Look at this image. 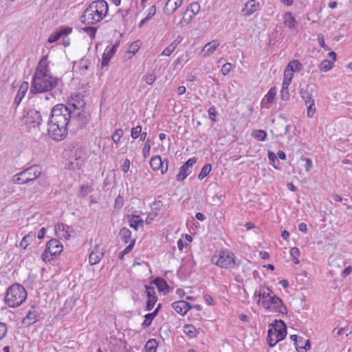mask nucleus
Masks as SVG:
<instances>
[{
	"label": "nucleus",
	"mask_w": 352,
	"mask_h": 352,
	"mask_svg": "<svg viewBox=\"0 0 352 352\" xmlns=\"http://www.w3.org/2000/svg\"><path fill=\"white\" fill-rule=\"evenodd\" d=\"M85 102L72 98L67 105L58 104L51 110L47 122L48 134L56 141L63 140L67 135L69 125L82 128L89 120L85 110Z\"/></svg>",
	"instance_id": "obj_1"
},
{
	"label": "nucleus",
	"mask_w": 352,
	"mask_h": 352,
	"mask_svg": "<svg viewBox=\"0 0 352 352\" xmlns=\"http://www.w3.org/2000/svg\"><path fill=\"white\" fill-rule=\"evenodd\" d=\"M58 78L54 77L49 69L47 56H44L40 60L33 75L30 92L42 93L50 91L56 87Z\"/></svg>",
	"instance_id": "obj_2"
},
{
	"label": "nucleus",
	"mask_w": 352,
	"mask_h": 352,
	"mask_svg": "<svg viewBox=\"0 0 352 352\" xmlns=\"http://www.w3.org/2000/svg\"><path fill=\"white\" fill-rule=\"evenodd\" d=\"M108 10V4L104 0L93 1L81 16V22L87 25L96 24L107 16Z\"/></svg>",
	"instance_id": "obj_3"
},
{
	"label": "nucleus",
	"mask_w": 352,
	"mask_h": 352,
	"mask_svg": "<svg viewBox=\"0 0 352 352\" xmlns=\"http://www.w3.org/2000/svg\"><path fill=\"white\" fill-rule=\"evenodd\" d=\"M26 298L27 292L25 288L19 284H14L8 289L4 300L9 307H17Z\"/></svg>",
	"instance_id": "obj_4"
},
{
	"label": "nucleus",
	"mask_w": 352,
	"mask_h": 352,
	"mask_svg": "<svg viewBox=\"0 0 352 352\" xmlns=\"http://www.w3.org/2000/svg\"><path fill=\"white\" fill-rule=\"evenodd\" d=\"M287 334V326L281 320H275L274 324L267 331V342L270 347L283 340Z\"/></svg>",
	"instance_id": "obj_5"
},
{
	"label": "nucleus",
	"mask_w": 352,
	"mask_h": 352,
	"mask_svg": "<svg viewBox=\"0 0 352 352\" xmlns=\"http://www.w3.org/2000/svg\"><path fill=\"white\" fill-rule=\"evenodd\" d=\"M42 173L41 167L31 166L14 175L12 181L16 184H25L35 181Z\"/></svg>",
	"instance_id": "obj_6"
},
{
	"label": "nucleus",
	"mask_w": 352,
	"mask_h": 352,
	"mask_svg": "<svg viewBox=\"0 0 352 352\" xmlns=\"http://www.w3.org/2000/svg\"><path fill=\"white\" fill-rule=\"evenodd\" d=\"M212 261L223 268H232L236 265L234 254L228 251L221 252L219 256H214Z\"/></svg>",
	"instance_id": "obj_7"
},
{
	"label": "nucleus",
	"mask_w": 352,
	"mask_h": 352,
	"mask_svg": "<svg viewBox=\"0 0 352 352\" xmlns=\"http://www.w3.org/2000/svg\"><path fill=\"white\" fill-rule=\"evenodd\" d=\"M25 124L30 128H38L43 122L41 115L38 111L30 109L24 116Z\"/></svg>",
	"instance_id": "obj_8"
},
{
	"label": "nucleus",
	"mask_w": 352,
	"mask_h": 352,
	"mask_svg": "<svg viewBox=\"0 0 352 352\" xmlns=\"http://www.w3.org/2000/svg\"><path fill=\"white\" fill-rule=\"evenodd\" d=\"M63 250V246L58 239H51L46 244V250L42 255L43 258L45 260L47 254H50L51 256L59 254L62 252Z\"/></svg>",
	"instance_id": "obj_9"
},
{
	"label": "nucleus",
	"mask_w": 352,
	"mask_h": 352,
	"mask_svg": "<svg viewBox=\"0 0 352 352\" xmlns=\"http://www.w3.org/2000/svg\"><path fill=\"white\" fill-rule=\"evenodd\" d=\"M197 162L195 157L187 160L179 168V173L177 175L178 181H183L186 177L191 173L192 166Z\"/></svg>",
	"instance_id": "obj_10"
},
{
	"label": "nucleus",
	"mask_w": 352,
	"mask_h": 352,
	"mask_svg": "<svg viewBox=\"0 0 352 352\" xmlns=\"http://www.w3.org/2000/svg\"><path fill=\"white\" fill-rule=\"evenodd\" d=\"M150 165L153 170H160L162 174H164L168 170V161H162L158 155L151 157Z\"/></svg>",
	"instance_id": "obj_11"
},
{
	"label": "nucleus",
	"mask_w": 352,
	"mask_h": 352,
	"mask_svg": "<svg viewBox=\"0 0 352 352\" xmlns=\"http://www.w3.org/2000/svg\"><path fill=\"white\" fill-rule=\"evenodd\" d=\"M55 231L59 239L65 240L69 239L74 234L73 229L63 223H58L55 228Z\"/></svg>",
	"instance_id": "obj_12"
},
{
	"label": "nucleus",
	"mask_w": 352,
	"mask_h": 352,
	"mask_svg": "<svg viewBox=\"0 0 352 352\" xmlns=\"http://www.w3.org/2000/svg\"><path fill=\"white\" fill-rule=\"evenodd\" d=\"M103 255V249L99 245H96L89 254V263L91 265L98 263L102 258Z\"/></svg>",
	"instance_id": "obj_13"
},
{
	"label": "nucleus",
	"mask_w": 352,
	"mask_h": 352,
	"mask_svg": "<svg viewBox=\"0 0 352 352\" xmlns=\"http://www.w3.org/2000/svg\"><path fill=\"white\" fill-rule=\"evenodd\" d=\"M268 311L278 312L282 315H286L287 314L286 306L278 296H274V302L272 303V307H270Z\"/></svg>",
	"instance_id": "obj_14"
},
{
	"label": "nucleus",
	"mask_w": 352,
	"mask_h": 352,
	"mask_svg": "<svg viewBox=\"0 0 352 352\" xmlns=\"http://www.w3.org/2000/svg\"><path fill=\"white\" fill-rule=\"evenodd\" d=\"M172 307L177 313L184 316L192 308V306L185 300H179L173 302Z\"/></svg>",
	"instance_id": "obj_15"
},
{
	"label": "nucleus",
	"mask_w": 352,
	"mask_h": 352,
	"mask_svg": "<svg viewBox=\"0 0 352 352\" xmlns=\"http://www.w3.org/2000/svg\"><path fill=\"white\" fill-rule=\"evenodd\" d=\"M183 0H168L164 8V12L166 15H170L182 5Z\"/></svg>",
	"instance_id": "obj_16"
},
{
	"label": "nucleus",
	"mask_w": 352,
	"mask_h": 352,
	"mask_svg": "<svg viewBox=\"0 0 352 352\" xmlns=\"http://www.w3.org/2000/svg\"><path fill=\"white\" fill-rule=\"evenodd\" d=\"M219 45V42L217 40H213L206 43L201 50V53L204 57L209 56L212 54Z\"/></svg>",
	"instance_id": "obj_17"
},
{
	"label": "nucleus",
	"mask_w": 352,
	"mask_h": 352,
	"mask_svg": "<svg viewBox=\"0 0 352 352\" xmlns=\"http://www.w3.org/2000/svg\"><path fill=\"white\" fill-rule=\"evenodd\" d=\"M259 3L255 0H249L243 8L242 12L245 16H250L255 12L259 8Z\"/></svg>",
	"instance_id": "obj_18"
},
{
	"label": "nucleus",
	"mask_w": 352,
	"mask_h": 352,
	"mask_svg": "<svg viewBox=\"0 0 352 352\" xmlns=\"http://www.w3.org/2000/svg\"><path fill=\"white\" fill-rule=\"evenodd\" d=\"M119 43H117L113 45L111 47H107L105 50V52L103 54L102 60V66H107L109 64L110 59L112 56L116 52V47L118 46Z\"/></svg>",
	"instance_id": "obj_19"
},
{
	"label": "nucleus",
	"mask_w": 352,
	"mask_h": 352,
	"mask_svg": "<svg viewBox=\"0 0 352 352\" xmlns=\"http://www.w3.org/2000/svg\"><path fill=\"white\" fill-rule=\"evenodd\" d=\"M273 291H272L268 287H260L258 292H256L254 294L255 297H258V299L257 300L258 304L261 303L262 300H265L267 298H269L270 295L273 294Z\"/></svg>",
	"instance_id": "obj_20"
},
{
	"label": "nucleus",
	"mask_w": 352,
	"mask_h": 352,
	"mask_svg": "<svg viewBox=\"0 0 352 352\" xmlns=\"http://www.w3.org/2000/svg\"><path fill=\"white\" fill-rule=\"evenodd\" d=\"M38 320V313L33 310L30 311L27 316L23 319L22 322L28 326H30Z\"/></svg>",
	"instance_id": "obj_21"
},
{
	"label": "nucleus",
	"mask_w": 352,
	"mask_h": 352,
	"mask_svg": "<svg viewBox=\"0 0 352 352\" xmlns=\"http://www.w3.org/2000/svg\"><path fill=\"white\" fill-rule=\"evenodd\" d=\"M283 23L289 28L294 29L296 27L297 21L292 12H287L283 15Z\"/></svg>",
	"instance_id": "obj_22"
},
{
	"label": "nucleus",
	"mask_w": 352,
	"mask_h": 352,
	"mask_svg": "<svg viewBox=\"0 0 352 352\" xmlns=\"http://www.w3.org/2000/svg\"><path fill=\"white\" fill-rule=\"evenodd\" d=\"M35 239L36 233L34 232H30L22 239L20 243V247L23 250H25L28 248V246Z\"/></svg>",
	"instance_id": "obj_23"
},
{
	"label": "nucleus",
	"mask_w": 352,
	"mask_h": 352,
	"mask_svg": "<svg viewBox=\"0 0 352 352\" xmlns=\"http://www.w3.org/2000/svg\"><path fill=\"white\" fill-rule=\"evenodd\" d=\"M161 305H158L157 307L155 309V311L151 314H147L144 316V320L142 323V326L144 327H148L151 325L152 320L154 319V318L157 314V312L160 308Z\"/></svg>",
	"instance_id": "obj_24"
},
{
	"label": "nucleus",
	"mask_w": 352,
	"mask_h": 352,
	"mask_svg": "<svg viewBox=\"0 0 352 352\" xmlns=\"http://www.w3.org/2000/svg\"><path fill=\"white\" fill-rule=\"evenodd\" d=\"M292 69H290V68L285 67V69L284 78H283V85L285 89V87H289V85H290L291 81L293 78L294 74H293V72H292Z\"/></svg>",
	"instance_id": "obj_25"
},
{
	"label": "nucleus",
	"mask_w": 352,
	"mask_h": 352,
	"mask_svg": "<svg viewBox=\"0 0 352 352\" xmlns=\"http://www.w3.org/2000/svg\"><path fill=\"white\" fill-rule=\"evenodd\" d=\"M184 331L190 338H196L198 333L197 329L192 324H186L184 327Z\"/></svg>",
	"instance_id": "obj_26"
},
{
	"label": "nucleus",
	"mask_w": 352,
	"mask_h": 352,
	"mask_svg": "<svg viewBox=\"0 0 352 352\" xmlns=\"http://www.w3.org/2000/svg\"><path fill=\"white\" fill-rule=\"evenodd\" d=\"M119 235L125 243H128L131 240V232L129 229L124 227L120 229Z\"/></svg>",
	"instance_id": "obj_27"
},
{
	"label": "nucleus",
	"mask_w": 352,
	"mask_h": 352,
	"mask_svg": "<svg viewBox=\"0 0 352 352\" xmlns=\"http://www.w3.org/2000/svg\"><path fill=\"white\" fill-rule=\"evenodd\" d=\"M195 16L192 14L190 12H189V9H186L185 11L184 16L181 21H179V24L181 27H184L186 25H188L193 19Z\"/></svg>",
	"instance_id": "obj_28"
},
{
	"label": "nucleus",
	"mask_w": 352,
	"mask_h": 352,
	"mask_svg": "<svg viewBox=\"0 0 352 352\" xmlns=\"http://www.w3.org/2000/svg\"><path fill=\"white\" fill-rule=\"evenodd\" d=\"M129 221L130 226L133 228L135 230H138L140 226H143V221L140 216L133 215Z\"/></svg>",
	"instance_id": "obj_29"
},
{
	"label": "nucleus",
	"mask_w": 352,
	"mask_h": 352,
	"mask_svg": "<svg viewBox=\"0 0 352 352\" xmlns=\"http://www.w3.org/2000/svg\"><path fill=\"white\" fill-rule=\"evenodd\" d=\"M179 41L176 40L173 41L167 47H166L162 52V56H169L177 47Z\"/></svg>",
	"instance_id": "obj_30"
},
{
	"label": "nucleus",
	"mask_w": 352,
	"mask_h": 352,
	"mask_svg": "<svg viewBox=\"0 0 352 352\" xmlns=\"http://www.w3.org/2000/svg\"><path fill=\"white\" fill-rule=\"evenodd\" d=\"M153 283L156 285L160 292H163L168 288L167 283L162 278H156L153 280Z\"/></svg>",
	"instance_id": "obj_31"
},
{
	"label": "nucleus",
	"mask_w": 352,
	"mask_h": 352,
	"mask_svg": "<svg viewBox=\"0 0 352 352\" xmlns=\"http://www.w3.org/2000/svg\"><path fill=\"white\" fill-rule=\"evenodd\" d=\"M90 66V61L86 58H82L80 60L78 63L79 70L82 74H85L86 71L89 69Z\"/></svg>",
	"instance_id": "obj_32"
},
{
	"label": "nucleus",
	"mask_w": 352,
	"mask_h": 352,
	"mask_svg": "<svg viewBox=\"0 0 352 352\" xmlns=\"http://www.w3.org/2000/svg\"><path fill=\"white\" fill-rule=\"evenodd\" d=\"M287 68L292 69V72H300L302 69V65L298 60H294L290 61L286 67Z\"/></svg>",
	"instance_id": "obj_33"
},
{
	"label": "nucleus",
	"mask_w": 352,
	"mask_h": 352,
	"mask_svg": "<svg viewBox=\"0 0 352 352\" xmlns=\"http://www.w3.org/2000/svg\"><path fill=\"white\" fill-rule=\"evenodd\" d=\"M333 63H334L330 60H324L320 63L319 69L322 72H327L333 67Z\"/></svg>",
	"instance_id": "obj_34"
},
{
	"label": "nucleus",
	"mask_w": 352,
	"mask_h": 352,
	"mask_svg": "<svg viewBox=\"0 0 352 352\" xmlns=\"http://www.w3.org/2000/svg\"><path fill=\"white\" fill-rule=\"evenodd\" d=\"M300 96L305 100V104H309L311 102H314V100L311 96V94L307 90L301 89L300 91Z\"/></svg>",
	"instance_id": "obj_35"
},
{
	"label": "nucleus",
	"mask_w": 352,
	"mask_h": 352,
	"mask_svg": "<svg viewBox=\"0 0 352 352\" xmlns=\"http://www.w3.org/2000/svg\"><path fill=\"white\" fill-rule=\"evenodd\" d=\"M157 343L155 339L149 340L145 345L146 352H156Z\"/></svg>",
	"instance_id": "obj_36"
},
{
	"label": "nucleus",
	"mask_w": 352,
	"mask_h": 352,
	"mask_svg": "<svg viewBox=\"0 0 352 352\" xmlns=\"http://www.w3.org/2000/svg\"><path fill=\"white\" fill-rule=\"evenodd\" d=\"M252 136L258 141H264L267 133L263 130H254L252 133Z\"/></svg>",
	"instance_id": "obj_37"
},
{
	"label": "nucleus",
	"mask_w": 352,
	"mask_h": 352,
	"mask_svg": "<svg viewBox=\"0 0 352 352\" xmlns=\"http://www.w3.org/2000/svg\"><path fill=\"white\" fill-rule=\"evenodd\" d=\"M211 170H212V166L210 164H207L204 165L198 175V178L200 180L203 179L204 177H206L210 173Z\"/></svg>",
	"instance_id": "obj_38"
},
{
	"label": "nucleus",
	"mask_w": 352,
	"mask_h": 352,
	"mask_svg": "<svg viewBox=\"0 0 352 352\" xmlns=\"http://www.w3.org/2000/svg\"><path fill=\"white\" fill-rule=\"evenodd\" d=\"M268 158L270 162V164L273 166V167L276 169H279L278 164H279V161L277 160V157L274 153L272 151H268Z\"/></svg>",
	"instance_id": "obj_39"
},
{
	"label": "nucleus",
	"mask_w": 352,
	"mask_h": 352,
	"mask_svg": "<svg viewBox=\"0 0 352 352\" xmlns=\"http://www.w3.org/2000/svg\"><path fill=\"white\" fill-rule=\"evenodd\" d=\"M274 296H276L274 293L270 295L269 298L261 301V305L266 309L269 310L272 307V303L274 302Z\"/></svg>",
	"instance_id": "obj_40"
},
{
	"label": "nucleus",
	"mask_w": 352,
	"mask_h": 352,
	"mask_svg": "<svg viewBox=\"0 0 352 352\" xmlns=\"http://www.w3.org/2000/svg\"><path fill=\"white\" fill-rule=\"evenodd\" d=\"M93 191V188L87 185H82L80 188V190L78 195L80 197H85L89 193Z\"/></svg>",
	"instance_id": "obj_41"
},
{
	"label": "nucleus",
	"mask_w": 352,
	"mask_h": 352,
	"mask_svg": "<svg viewBox=\"0 0 352 352\" xmlns=\"http://www.w3.org/2000/svg\"><path fill=\"white\" fill-rule=\"evenodd\" d=\"M123 130L121 129H118L112 134L111 139L116 144H118L120 142V138L123 136Z\"/></svg>",
	"instance_id": "obj_42"
},
{
	"label": "nucleus",
	"mask_w": 352,
	"mask_h": 352,
	"mask_svg": "<svg viewBox=\"0 0 352 352\" xmlns=\"http://www.w3.org/2000/svg\"><path fill=\"white\" fill-rule=\"evenodd\" d=\"M29 89V83L28 82H23L18 90L17 95L24 97Z\"/></svg>",
	"instance_id": "obj_43"
},
{
	"label": "nucleus",
	"mask_w": 352,
	"mask_h": 352,
	"mask_svg": "<svg viewBox=\"0 0 352 352\" xmlns=\"http://www.w3.org/2000/svg\"><path fill=\"white\" fill-rule=\"evenodd\" d=\"M311 347L310 341L309 340H304V345L298 344L296 351L298 352H307Z\"/></svg>",
	"instance_id": "obj_44"
},
{
	"label": "nucleus",
	"mask_w": 352,
	"mask_h": 352,
	"mask_svg": "<svg viewBox=\"0 0 352 352\" xmlns=\"http://www.w3.org/2000/svg\"><path fill=\"white\" fill-rule=\"evenodd\" d=\"M187 9H189V12L193 14V16H195L200 10V6L198 3L193 2L190 4Z\"/></svg>",
	"instance_id": "obj_45"
},
{
	"label": "nucleus",
	"mask_w": 352,
	"mask_h": 352,
	"mask_svg": "<svg viewBox=\"0 0 352 352\" xmlns=\"http://www.w3.org/2000/svg\"><path fill=\"white\" fill-rule=\"evenodd\" d=\"M72 28L71 27H60V29L57 31L58 33L60 34V38L62 36H65L69 35L72 32Z\"/></svg>",
	"instance_id": "obj_46"
},
{
	"label": "nucleus",
	"mask_w": 352,
	"mask_h": 352,
	"mask_svg": "<svg viewBox=\"0 0 352 352\" xmlns=\"http://www.w3.org/2000/svg\"><path fill=\"white\" fill-rule=\"evenodd\" d=\"M276 94V89L275 87H272L267 94L265 96V100L267 101V102L271 103L274 101L275 96Z\"/></svg>",
	"instance_id": "obj_47"
},
{
	"label": "nucleus",
	"mask_w": 352,
	"mask_h": 352,
	"mask_svg": "<svg viewBox=\"0 0 352 352\" xmlns=\"http://www.w3.org/2000/svg\"><path fill=\"white\" fill-rule=\"evenodd\" d=\"M307 107V116L312 118L316 112L315 102L306 104Z\"/></svg>",
	"instance_id": "obj_48"
},
{
	"label": "nucleus",
	"mask_w": 352,
	"mask_h": 352,
	"mask_svg": "<svg viewBox=\"0 0 352 352\" xmlns=\"http://www.w3.org/2000/svg\"><path fill=\"white\" fill-rule=\"evenodd\" d=\"M150 150H151V140L149 139H147L145 142L144 146L142 150L143 155L145 158H146L149 156Z\"/></svg>",
	"instance_id": "obj_49"
},
{
	"label": "nucleus",
	"mask_w": 352,
	"mask_h": 352,
	"mask_svg": "<svg viewBox=\"0 0 352 352\" xmlns=\"http://www.w3.org/2000/svg\"><path fill=\"white\" fill-rule=\"evenodd\" d=\"M141 132H142V126H141L138 125V126H136L135 127H133L131 129V138L133 139L138 138L140 135Z\"/></svg>",
	"instance_id": "obj_50"
},
{
	"label": "nucleus",
	"mask_w": 352,
	"mask_h": 352,
	"mask_svg": "<svg viewBox=\"0 0 352 352\" xmlns=\"http://www.w3.org/2000/svg\"><path fill=\"white\" fill-rule=\"evenodd\" d=\"M82 30L86 32L91 39L95 38L96 32L97 30L96 28L94 27H85L82 28Z\"/></svg>",
	"instance_id": "obj_51"
},
{
	"label": "nucleus",
	"mask_w": 352,
	"mask_h": 352,
	"mask_svg": "<svg viewBox=\"0 0 352 352\" xmlns=\"http://www.w3.org/2000/svg\"><path fill=\"white\" fill-rule=\"evenodd\" d=\"M145 292L148 298H157L155 296V291L153 287L145 285Z\"/></svg>",
	"instance_id": "obj_52"
},
{
	"label": "nucleus",
	"mask_w": 352,
	"mask_h": 352,
	"mask_svg": "<svg viewBox=\"0 0 352 352\" xmlns=\"http://www.w3.org/2000/svg\"><path fill=\"white\" fill-rule=\"evenodd\" d=\"M208 116H209V118L212 121V122H217V112L216 111V109L214 107H211L209 108L208 109Z\"/></svg>",
	"instance_id": "obj_53"
},
{
	"label": "nucleus",
	"mask_w": 352,
	"mask_h": 352,
	"mask_svg": "<svg viewBox=\"0 0 352 352\" xmlns=\"http://www.w3.org/2000/svg\"><path fill=\"white\" fill-rule=\"evenodd\" d=\"M232 68V65L230 63H225L223 66H222V68H221V74L223 75V76H226L228 75L231 69Z\"/></svg>",
	"instance_id": "obj_54"
},
{
	"label": "nucleus",
	"mask_w": 352,
	"mask_h": 352,
	"mask_svg": "<svg viewBox=\"0 0 352 352\" xmlns=\"http://www.w3.org/2000/svg\"><path fill=\"white\" fill-rule=\"evenodd\" d=\"M156 79L154 74H146L144 76L145 82L148 85H152Z\"/></svg>",
	"instance_id": "obj_55"
},
{
	"label": "nucleus",
	"mask_w": 352,
	"mask_h": 352,
	"mask_svg": "<svg viewBox=\"0 0 352 352\" xmlns=\"http://www.w3.org/2000/svg\"><path fill=\"white\" fill-rule=\"evenodd\" d=\"M8 332L7 325L3 322H0V340L5 338Z\"/></svg>",
	"instance_id": "obj_56"
},
{
	"label": "nucleus",
	"mask_w": 352,
	"mask_h": 352,
	"mask_svg": "<svg viewBox=\"0 0 352 352\" xmlns=\"http://www.w3.org/2000/svg\"><path fill=\"white\" fill-rule=\"evenodd\" d=\"M280 96H281V99L283 100H287L289 99V94L288 87H285V89L283 85H282Z\"/></svg>",
	"instance_id": "obj_57"
},
{
	"label": "nucleus",
	"mask_w": 352,
	"mask_h": 352,
	"mask_svg": "<svg viewBox=\"0 0 352 352\" xmlns=\"http://www.w3.org/2000/svg\"><path fill=\"white\" fill-rule=\"evenodd\" d=\"M156 301H157V298H151V299L148 298V301L146 302V310L147 311L151 310L154 307V305H155Z\"/></svg>",
	"instance_id": "obj_58"
},
{
	"label": "nucleus",
	"mask_w": 352,
	"mask_h": 352,
	"mask_svg": "<svg viewBox=\"0 0 352 352\" xmlns=\"http://www.w3.org/2000/svg\"><path fill=\"white\" fill-rule=\"evenodd\" d=\"M292 340L294 342V345L296 348L300 342H304V338L302 337H298L297 335H292L290 336Z\"/></svg>",
	"instance_id": "obj_59"
},
{
	"label": "nucleus",
	"mask_w": 352,
	"mask_h": 352,
	"mask_svg": "<svg viewBox=\"0 0 352 352\" xmlns=\"http://www.w3.org/2000/svg\"><path fill=\"white\" fill-rule=\"evenodd\" d=\"M59 38H60V34L56 31L50 36L47 41L50 43H52L57 41Z\"/></svg>",
	"instance_id": "obj_60"
},
{
	"label": "nucleus",
	"mask_w": 352,
	"mask_h": 352,
	"mask_svg": "<svg viewBox=\"0 0 352 352\" xmlns=\"http://www.w3.org/2000/svg\"><path fill=\"white\" fill-rule=\"evenodd\" d=\"M135 239L132 240L130 244L122 252V254H129L133 248Z\"/></svg>",
	"instance_id": "obj_61"
},
{
	"label": "nucleus",
	"mask_w": 352,
	"mask_h": 352,
	"mask_svg": "<svg viewBox=\"0 0 352 352\" xmlns=\"http://www.w3.org/2000/svg\"><path fill=\"white\" fill-rule=\"evenodd\" d=\"M152 208L155 210H160L163 206L162 201H155L151 204Z\"/></svg>",
	"instance_id": "obj_62"
},
{
	"label": "nucleus",
	"mask_w": 352,
	"mask_h": 352,
	"mask_svg": "<svg viewBox=\"0 0 352 352\" xmlns=\"http://www.w3.org/2000/svg\"><path fill=\"white\" fill-rule=\"evenodd\" d=\"M290 255L294 257V258H296L300 255V250L298 248H292L290 250Z\"/></svg>",
	"instance_id": "obj_63"
},
{
	"label": "nucleus",
	"mask_w": 352,
	"mask_h": 352,
	"mask_svg": "<svg viewBox=\"0 0 352 352\" xmlns=\"http://www.w3.org/2000/svg\"><path fill=\"white\" fill-rule=\"evenodd\" d=\"M155 12L156 7L153 5L148 10V15L146 16L147 19H150L151 18H152L155 14Z\"/></svg>",
	"instance_id": "obj_64"
}]
</instances>
